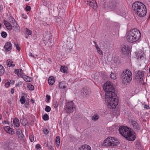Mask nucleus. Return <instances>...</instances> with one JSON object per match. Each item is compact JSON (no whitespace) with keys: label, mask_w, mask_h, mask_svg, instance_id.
I'll use <instances>...</instances> for the list:
<instances>
[{"label":"nucleus","mask_w":150,"mask_h":150,"mask_svg":"<svg viewBox=\"0 0 150 150\" xmlns=\"http://www.w3.org/2000/svg\"><path fill=\"white\" fill-rule=\"evenodd\" d=\"M120 134L130 141L134 140L136 138V134L134 132H132L131 129L125 126H120L119 129Z\"/></svg>","instance_id":"obj_1"},{"label":"nucleus","mask_w":150,"mask_h":150,"mask_svg":"<svg viewBox=\"0 0 150 150\" xmlns=\"http://www.w3.org/2000/svg\"><path fill=\"white\" fill-rule=\"evenodd\" d=\"M126 36L128 41L133 42L139 40L141 36V34L137 29H134L127 31Z\"/></svg>","instance_id":"obj_2"},{"label":"nucleus","mask_w":150,"mask_h":150,"mask_svg":"<svg viewBox=\"0 0 150 150\" xmlns=\"http://www.w3.org/2000/svg\"><path fill=\"white\" fill-rule=\"evenodd\" d=\"M105 102L107 103L108 107L112 109L115 108L118 105V99L117 95H110L105 96Z\"/></svg>","instance_id":"obj_3"},{"label":"nucleus","mask_w":150,"mask_h":150,"mask_svg":"<svg viewBox=\"0 0 150 150\" xmlns=\"http://www.w3.org/2000/svg\"><path fill=\"white\" fill-rule=\"evenodd\" d=\"M103 88L105 92V96L110 95V94L115 95V89L112 83L110 81H108L103 86Z\"/></svg>","instance_id":"obj_4"},{"label":"nucleus","mask_w":150,"mask_h":150,"mask_svg":"<svg viewBox=\"0 0 150 150\" xmlns=\"http://www.w3.org/2000/svg\"><path fill=\"white\" fill-rule=\"evenodd\" d=\"M123 83L126 85L129 83L132 79L131 72L128 69L123 71L121 75Z\"/></svg>","instance_id":"obj_5"},{"label":"nucleus","mask_w":150,"mask_h":150,"mask_svg":"<svg viewBox=\"0 0 150 150\" xmlns=\"http://www.w3.org/2000/svg\"><path fill=\"white\" fill-rule=\"evenodd\" d=\"M119 144L118 141L116 138L113 137H109L107 138L103 142L105 146H115Z\"/></svg>","instance_id":"obj_6"},{"label":"nucleus","mask_w":150,"mask_h":150,"mask_svg":"<svg viewBox=\"0 0 150 150\" xmlns=\"http://www.w3.org/2000/svg\"><path fill=\"white\" fill-rule=\"evenodd\" d=\"M145 6V5L139 1L135 2L132 5V9L134 11L135 13L140 9Z\"/></svg>","instance_id":"obj_7"},{"label":"nucleus","mask_w":150,"mask_h":150,"mask_svg":"<svg viewBox=\"0 0 150 150\" xmlns=\"http://www.w3.org/2000/svg\"><path fill=\"white\" fill-rule=\"evenodd\" d=\"M74 108L72 101L68 102L65 106V109L67 113H71L73 112L74 110Z\"/></svg>","instance_id":"obj_8"},{"label":"nucleus","mask_w":150,"mask_h":150,"mask_svg":"<svg viewBox=\"0 0 150 150\" xmlns=\"http://www.w3.org/2000/svg\"><path fill=\"white\" fill-rule=\"evenodd\" d=\"M147 13L146 9V6H144L143 8L139 10L137 12L135 13L140 17H143L145 16Z\"/></svg>","instance_id":"obj_9"},{"label":"nucleus","mask_w":150,"mask_h":150,"mask_svg":"<svg viewBox=\"0 0 150 150\" xmlns=\"http://www.w3.org/2000/svg\"><path fill=\"white\" fill-rule=\"evenodd\" d=\"M145 74V72L141 70H139L136 74V76L139 80L141 81L143 80Z\"/></svg>","instance_id":"obj_10"},{"label":"nucleus","mask_w":150,"mask_h":150,"mask_svg":"<svg viewBox=\"0 0 150 150\" xmlns=\"http://www.w3.org/2000/svg\"><path fill=\"white\" fill-rule=\"evenodd\" d=\"M131 124L134 129L136 130H140L141 126L136 121L134 120H132Z\"/></svg>","instance_id":"obj_11"},{"label":"nucleus","mask_w":150,"mask_h":150,"mask_svg":"<svg viewBox=\"0 0 150 150\" xmlns=\"http://www.w3.org/2000/svg\"><path fill=\"white\" fill-rule=\"evenodd\" d=\"M45 33H44L43 36H44L45 35V38H46L44 40H46L47 41V43L48 44V46H50L51 45V44L52 43V41L53 40V38L51 36V35L50 36H48L47 35L46 36L45 35Z\"/></svg>","instance_id":"obj_12"},{"label":"nucleus","mask_w":150,"mask_h":150,"mask_svg":"<svg viewBox=\"0 0 150 150\" xmlns=\"http://www.w3.org/2000/svg\"><path fill=\"white\" fill-rule=\"evenodd\" d=\"M89 93V89L87 87L84 88L81 90V94L82 96L86 97Z\"/></svg>","instance_id":"obj_13"},{"label":"nucleus","mask_w":150,"mask_h":150,"mask_svg":"<svg viewBox=\"0 0 150 150\" xmlns=\"http://www.w3.org/2000/svg\"><path fill=\"white\" fill-rule=\"evenodd\" d=\"M129 48L127 45H123L121 47V51L123 54H125L128 53Z\"/></svg>","instance_id":"obj_14"},{"label":"nucleus","mask_w":150,"mask_h":150,"mask_svg":"<svg viewBox=\"0 0 150 150\" xmlns=\"http://www.w3.org/2000/svg\"><path fill=\"white\" fill-rule=\"evenodd\" d=\"M11 19V23L13 24V27L16 29H18L19 28V26L16 21L12 17H10Z\"/></svg>","instance_id":"obj_15"},{"label":"nucleus","mask_w":150,"mask_h":150,"mask_svg":"<svg viewBox=\"0 0 150 150\" xmlns=\"http://www.w3.org/2000/svg\"><path fill=\"white\" fill-rule=\"evenodd\" d=\"M4 129L6 132L9 134H13L15 133L14 131H13L12 129L9 126L4 127Z\"/></svg>","instance_id":"obj_16"},{"label":"nucleus","mask_w":150,"mask_h":150,"mask_svg":"<svg viewBox=\"0 0 150 150\" xmlns=\"http://www.w3.org/2000/svg\"><path fill=\"white\" fill-rule=\"evenodd\" d=\"M4 23L6 28L8 30H12V26L10 23L8 22L5 20H4Z\"/></svg>","instance_id":"obj_17"},{"label":"nucleus","mask_w":150,"mask_h":150,"mask_svg":"<svg viewBox=\"0 0 150 150\" xmlns=\"http://www.w3.org/2000/svg\"><path fill=\"white\" fill-rule=\"evenodd\" d=\"M4 48L6 52L10 51L12 48V45L9 42H7L6 43L4 46Z\"/></svg>","instance_id":"obj_18"},{"label":"nucleus","mask_w":150,"mask_h":150,"mask_svg":"<svg viewBox=\"0 0 150 150\" xmlns=\"http://www.w3.org/2000/svg\"><path fill=\"white\" fill-rule=\"evenodd\" d=\"M87 4H88L94 9H96L97 8V4L96 1L95 3L92 2L91 1H87Z\"/></svg>","instance_id":"obj_19"},{"label":"nucleus","mask_w":150,"mask_h":150,"mask_svg":"<svg viewBox=\"0 0 150 150\" xmlns=\"http://www.w3.org/2000/svg\"><path fill=\"white\" fill-rule=\"evenodd\" d=\"M15 73L17 74L18 76L22 77L23 72L22 69H16L15 71Z\"/></svg>","instance_id":"obj_20"},{"label":"nucleus","mask_w":150,"mask_h":150,"mask_svg":"<svg viewBox=\"0 0 150 150\" xmlns=\"http://www.w3.org/2000/svg\"><path fill=\"white\" fill-rule=\"evenodd\" d=\"M79 150H91V147L87 145H84L79 148Z\"/></svg>","instance_id":"obj_21"},{"label":"nucleus","mask_w":150,"mask_h":150,"mask_svg":"<svg viewBox=\"0 0 150 150\" xmlns=\"http://www.w3.org/2000/svg\"><path fill=\"white\" fill-rule=\"evenodd\" d=\"M67 83L64 81L61 82L59 84V87L61 88H62L64 89L66 88V87H67Z\"/></svg>","instance_id":"obj_22"},{"label":"nucleus","mask_w":150,"mask_h":150,"mask_svg":"<svg viewBox=\"0 0 150 150\" xmlns=\"http://www.w3.org/2000/svg\"><path fill=\"white\" fill-rule=\"evenodd\" d=\"M13 123L15 126L17 127H19L20 125L19 121V120L17 118H15L14 119L13 121Z\"/></svg>","instance_id":"obj_23"},{"label":"nucleus","mask_w":150,"mask_h":150,"mask_svg":"<svg viewBox=\"0 0 150 150\" xmlns=\"http://www.w3.org/2000/svg\"><path fill=\"white\" fill-rule=\"evenodd\" d=\"M22 78L26 82H30L32 80V79L30 77L26 75L23 76Z\"/></svg>","instance_id":"obj_24"},{"label":"nucleus","mask_w":150,"mask_h":150,"mask_svg":"<svg viewBox=\"0 0 150 150\" xmlns=\"http://www.w3.org/2000/svg\"><path fill=\"white\" fill-rule=\"evenodd\" d=\"M54 77L53 76H51L49 77L48 79V83L50 85H52L55 82L54 80Z\"/></svg>","instance_id":"obj_25"},{"label":"nucleus","mask_w":150,"mask_h":150,"mask_svg":"<svg viewBox=\"0 0 150 150\" xmlns=\"http://www.w3.org/2000/svg\"><path fill=\"white\" fill-rule=\"evenodd\" d=\"M60 71L61 72L67 73L68 71V68L66 66H62L60 68Z\"/></svg>","instance_id":"obj_26"},{"label":"nucleus","mask_w":150,"mask_h":150,"mask_svg":"<svg viewBox=\"0 0 150 150\" xmlns=\"http://www.w3.org/2000/svg\"><path fill=\"white\" fill-rule=\"evenodd\" d=\"M6 63L8 67H14L15 66V64H13V61L10 59H8Z\"/></svg>","instance_id":"obj_27"},{"label":"nucleus","mask_w":150,"mask_h":150,"mask_svg":"<svg viewBox=\"0 0 150 150\" xmlns=\"http://www.w3.org/2000/svg\"><path fill=\"white\" fill-rule=\"evenodd\" d=\"M26 30H25V35H27L28 36H26L25 38H28V36H29L30 35H31L32 34V32L27 28H26Z\"/></svg>","instance_id":"obj_28"},{"label":"nucleus","mask_w":150,"mask_h":150,"mask_svg":"<svg viewBox=\"0 0 150 150\" xmlns=\"http://www.w3.org/2000/svg\"><path fill=\"white\" fill-rule=\"evenodd\" d=\"M24 120H25V118H24V117L23 116V119H21L20 120V121H21V123L23 126H25L27 124L28 122L26 121H25V120H24Z\"/></svg>","instance_id":"obj_29"},{"label":"nucleus","mask_w":150,"mask_h":150,"mask_svg":"<svg viewBox=\"0 0 150 150\" xmlns=\"http://www.w3.org/2000/svg\"><path fill=\"white\" fill-rule=\"evenodd\" d=\"M5 69L0 64V75H3L4 73Z\"/></svg>","instance_id":"obj_30"},{"label":"nucleus","mask_w":150,"mask_h":150,"mask_svg":"<svg viewBox=\"0 0 150 150\" xmlns=\"http://www.w3.org/2000/svg\"><path fill=\"white\" fill-rule=\"evenodd\" d=\"M55 142L57 144V146L58 147L59 146L60 142V138L59 137H57L56 138Z\"/></svg>","instance_id":"obj_31"},{"label":"nucleus","mask_w":150,"mask_h":150,"mask_svg":"<svg viewBox=\"0 0 150 150\" xmlns=\"http://www.w3.org/2000/svg\"><path fill=\"white\" fill-rule=\"evenodd\" d=\"M99 118V115H95L92 117V120L93 121L98 120Z\"/></svg>","instance_id":"obj_32"},{"label":"nucleus","mask_w":150,"mask_h":150,"mask_svg":"<svg viewBox=\"0 0 150 150\" xmlns=\"http://www.w3.org/2000/svg\"><path fill=\"white\" fill-rule=\"evenodd\" d=\"M135 146L137 149H140L141 147V145L139 141H137L135 143Z\"/></svg>","instance_id":"obj_33"},{"label":"nucleus","mask_w":150,"mask_h":150,"mask_svg":"<svg viewBox=\"0 0 150 150\" xmlns=\"http://www.w3.org/2000/svg\"><path fill=\"white\" fill-rule=\"evenodd\" d=\"M18 137L19 139L22 142H23L24 141V135L22 134H21L18 136Z\"/></svg>","instance_id":"obj_34"},{"label":"nucleus","mask_w":150,"mask_h":150,"mask_svg":"<svg viewBox=\"0 0 150 150\" xmlns=\"http://www.w3.org/2000/svg\"><path fill=\"white\" fill-rule=\"evenodd\" d=\"M27 87L28 89L30 90H33L34 89V86L30 84H28Z\"/></svg>","instance_id":"obj_35"},{"label":"nucleus","mask_w":150,"mask_h":150,"mask_svg":"<svg viewBox=\"0 0 150 150\" xmlns=\"http://www.w3.org/2000/svg\"><path fill=\"white\" fill-rule=\"evenodd\" d=\"M20 101L21 102V103L22 104H23L25 103V99L24 97L22 96L21 97L20 99Z\"/></svg>","instance_id":"obj_36"},{"label":"nucleus","mask_w":150,"mask_h":150,"mask_svg":"<svg viewBox=\"0 0 150 150\" xmlns=\"http://www.w3.org/2000/svg\"><path fill=\"white\" fill-rule=\"evenodd\" d=\"M42 118L44 120H49V116L47 114H45L43 115Z\"/></svg>","instance_id":"obj_37"},{"label":"nucleus","mask_w":150,"mask_h":150,"mask_svg":"<svg viewBox=\"0 0 150 150\" xmlns=\"http://www.w3.org/2000/svg\"><path fill=\"white\" fill-rule=\"evenodd\" d=\"M113 60L116 63H118L119 62V59L117 57H116L114 58Z\"/></svg>","instance_id":"obj_38"},{"label":"nucleus","mask_w":150,"mask_h":150,"mask_svg":"<svg viewBox=\"0 0 150 150\" xmlns=\"http://www.w3.org/2000/svg\"><path fill=\"white\" fill-rule=\"evenodd\" d=\"M110 78L113 79H116L115 74L114 73H111L110 75Z\"/></svg>","instance_id":"obj_39"},{"label":"nucleus","mask_w":150,"mask_h":150,"mask_svg":"<svg viewBox=\"0 0 150 150\" xmlns=\"http://www.w3.org/2000/svg\"><path fill=\"white\" fill-rule=\"evenodd\" d=\"M1 35L2 37L5 38L7 36V34L6 32H2L1 33Z\"/></svg>","instance_id":"obj_40"},{"label":"nucleus","mask_w":150,"mask_h":150,"mask_svg":"<svg viewBox=\"0 0 150 150\" xmlns=\"http://www.w3.org/2000/svg\"><path fill=\"white\" fill-rule=\"evenodd\" d=\"M50 107L48 106H47L45 108V110L46 112H49L51 110Z\"/></svg>","instance_id":"obj_41"},{"label":"nucleus","mask_w":150,"mask_h":150,"mask_svg":"<svg viewBox=\"0 0 150 150\" xmlns=\"http://www.w3.org/2000/svg\"><path fill=\"white\" fill-rule=\"evenodd\" d=\"M14 46L17 50L19 51L20 50V48L19 47L18 44L17 43H14Z\"/></svg>","instance_id":"obj_42"},{"label":"nucleus","mask_w":150,"mask_h":150,"mask_svg":"<svg viewBox=\"0 0 150 150\" xmlns=\"http://www.w3.org/2000/svg\"><path fill=\"white\" fill-rule=\"evenodd\" d=\"M140 55V59H142L144 58L145 55L142 52H141Z\"/></svg>","instance_id":"obj_43"},{"label":"nucleus","mask_w":150,"mask_h":150,"mask_svg":"<svg viewBox=\"0 0 150 150\" xmlns=\"http://www.w3.org/2000/svg\"><path fill=\"white\" fill-rule=\"evenodd\" d=\"M140 55V59H142L144 58L145 55L142 52H141Z\"/></svg>","instance_id":"obj_44"},{"label":"nucleus","mask_w":150,"mask_h":150,"mask_svg":"<svg viewBox=\"0 0 150 150\" xmlns=\"http://www.w3.org/2000/svg\"><path fill=\"white\" fill-rule=\"evenodd\" d=\"M13 143H10L8 144V147L10 149H12L14 148L13 146Z\"/></svg>","instance_id":"obj_45"},{"label":"nucleus","mask_w":150,"mask_h":150,"mask_svg":"<svg viewBox=\"0 0 150 150\" xmlns=\"http://www.w3.org/2000/svg\"><path fill=\"white\" fill-rule=\"evenodd\" d=\"M97 51H98V53L100 54L101 55L102 54V52L101 50H100V48H99L96 49Z\"/></svg>","instance_id":"obj_46"},{"label":"nucleus","mask_w":150,"mask_h":150,"mask_svg":"<svg viewBox=\"0 0 150 150\" xmlns=\"http://www.w3.org/2000/svg\"><path fill=\"white\" fill-rule=\"evenodd\" d=\"M25 10L27 11H30L31 9V7L30 6H27L25 7Z\"/></svg>","instance_id":"obj_47"},{"label":"nucleus","mask_w":150,"mask_h":150,"mask_svg":"<svg viewBox=\"0 0 150 150\" xmlns=\"http://www.w3.org/2000/svg\"><path fill=\"white\" fill-rule=\"evenodd\" d=\"M16 134L18 136H19L22 134V131L19 130H18L16 132Z\"/></svg>","instance_id":"obj_48"},{"label":"nucleus","mask_w":150,"mask_h":150,"mask_svg":"<svg viewBox=\"0 0 150 150\" xmlns=\"http://www.w3.org/2000/svg\"><path fill=\"white\" fill-rule=\"evenodd\" d=\"M43 132L44 133L46 134H47L49 133L48 130L46 129H44Z\"/></svg>","instance_id":"obj_49"},{"label":"nucleus","mask_w":150,"mask_h":150,"mask_svg":"<svg viewBox=\"0 0 150 150\" xmlns=\"http://www.w3.org/2000/svg\"><path fill=\"white\" fill-rule=\"evenodd\" d=\"M46 97L47 100V101H46V102H48L50 99V96L47 95L46 96Z\"/></svg>","instance_id":"obj_50"},{"label":"nucleus","mask_w":150,"mask_h":150,"mask_svg":"<svg viewBox=\"0 0 150 150\" xmlns=\"http://www.w3.org/2000/svg\"><path fill=\"white\" fill-rule=\"evenodd\" d=\"M29 139L31 142H33L34 141V137L32 136H29Z\"/></svg>","instance_id":"obj_51"},{"label":"nucleus","mask_w":150,"mask_h":150,"mask_svg":"<svg viewBox=\"0 0 150 150\" xmlns=\"http://www.w3.org/2000/svg\"><path fill=\"white\" fill-rule=\"evenodd\" d=\"M115 5H111L110 6V8L112 10H114L115 9Z\"/></svg>","instance_id":"obj_52"},{"label":"nucleus","mask_w":150,"mask_h":150,"mask_svg":"<svg viewBox=\"0 0 150 150\" xmlns=\"http://www.w3.org/2000/svg\"><path fill=\"white\" fill-rule=\"evenodd\" d=\"M141 53H138L136 54V57L137 59H140V55Z\"/></svg>","instance_id":"obj_53"},{"label":"nucleus","mask_w":150,"mask_h":150,"mask_svg":"<svg viewBox=\"0 0 150 150\" xmlns=\"http://www.w3.org/2000/svg\"><path fill=\"white\" fill-rule=\"evenodd\" d=\"M10 85V82H7L5 84V86L6 87H8Z\"/></svg>","instance_id":"obj_54"},{"label":"nucleus","mask_w":150,"mask_h":150,"mask_svg":"<svg viewBox=\"0 0 150 150\" xmlns=\"http://www.w3.org/2000/svg\"><path fill=\"white\" fill-rule=\"evenodd\" d=\"M36 148L39 149L41 148V146L39 144H37L35 146Z\"/></svg>","instance_id":"obj_55"},{"label":"nucleus","mask_w":150,"mask_h":150,"mask_svg":"<svg viewBox=\"0 0 150 150\" xmlns=\"http://www.w3.org/2000/svg\"><path fill=\"white\" fill-rule=\"evenodd\" d=\"M58 105V104L57 103L54 104V106L55 108H57Z\"/></svg>","instance_id":"obj_56"},{"label":"nucleus","mask_w":150,"mask_h":150,"mask_svg":"<svg viewBox=\"0 0 150 150\" xmlns=\"http://www.w3.org/2000/svg\"><path fill=\"white\" fill-rule=\"evenodd\" d=\"M3 9V6L2 5H0V11L1 12H2Z\"/></svg>","instance_id":"obj_57"},{"label":"nucleus","mask_w":150,"mask_h":150,"mask_svg":"<svg viewBox=\"0 0 150 150\" xmlns=\"http://www.w3.org/2000/svg\"><path fill=\"white\" fill-rule=\"evenodd\" d=\"M94 42V44H95V46L96 48L97 49L99 48V47H98V45L96 44V42Z\"/></svg>","instance_id":"obj_58"},{"label":"nucleus","mask_w":150,"mask_h":150,"mask_svg":"<svg viewBox=\"0 0 150 150\" xmlns=\"http://www.w3.org/2000/svg\"><path fill=\"white\" fill-rule=\"evenodd\" d=\"M48 148L49 150H54V149L52 146H49Z\"/></svg>","instance_id":"obj_59"},{"label":"nucleus","mask_w":150,"mask_h":150,"mask_svg":"<svg viewBox=\"0 0 150 150\" xmlns=\"http://www.w3.org/2000/svg\"><path fill=\"white\" fill-rule=\"evenodd\" d=\"M11 93L13 94L14 93V89L13 88H12L11 91Z\"/></svg>","instance_id":"obj_60"},{"label":"nucleus","mask_w":150,"mask_h":150,"mask_svg":"<svg viewBox=\"0 0 150 150\" xmlns=\"http://www.w3.org/2000/svg\"><path fill=\"white\" fill-rule=\"evenodd\" d=\"M8 121L6 120H4V121H3V123L4 124H6L8 123L7 122Z\"/></svg>","instance_id":"obj_61"},{"label":"nucleus","mask_w":150,"mask_h":150,"mask_svg":"<svg viewBox=\"0 0 150 150\" xmlns=\"http://www.w3.org/2000/svg\"><path fill=\"white\" fill-rule=\"evenodd\" d=\"M44 144L45 146L46 147H48V143H45Z\"/></svg>","instance_id":"obj_62"},{"label":"nucleus","mask_w":150,"mask_h":150,"mask_svg":"<svg viewBox=\"0 0 150 150\" xmlns=\"http://www.w3.org/2000/svg\"><path fill=\"white\" fill-rule=\"evenodd\" d=\"M149 107L148 106H147L146 105H144V107L145 108L147 109V108H148V107Z\"/></svg>","instance_id":"obj_63"},{"label":"nucleus","mask_w":150,"mask_h":150,"mask_svg":"<svg viewBox=\"0 0 150 150\" xmlns=\"http://www.w3.org/2000/svg\"><path fill=\"white\" fill-rule=\"evenodd\" d=\"M25 105H26L28 106L29 105V102H28L27 101H26V102L25 103Z\"/></svg>","instance_id":"obj_64"}]
</instances>
